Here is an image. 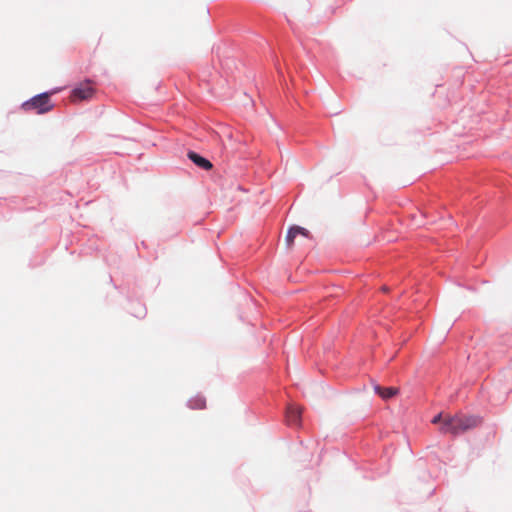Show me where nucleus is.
<instances>
[{"label":"nucleus","mask_w":512,"mask_h":512,"mask_svg":"<svg viewBox=\"0 0 512 512\" xmlns=\"http://www.w3.org/2000/svg\"><path fill=\"white\" fill-rule=\"evenodd\" d=\"M480 423L481 419L476 416L464 414L445 415L440 431L444 434L459 435L477 427Z\"/></svg>","instance_id":"f257e3e1"},{"label":"nucleus","mask_w":512,"mask_h":512,"mask_svg":"<svg viewBox=\"0 0 512 512\" xmlns=\"http://www.w3.org/2000/svg\"><path fill=\"white\" fill-rule=\"evenodd\" d=\"M53 108L50 101L49 93H42L34 96L30 100L22 104V109L26 112H36L37 114H43L49 112Z\"/></svg>","instance_id":"f03ea898"},{"label":"nucleus","mask_w":512,"mask_h":512,"mask_svg":"<svg viewBox=\"0 0 512 512\" xmlns=\"http://www.w3.org/2000/svg\"><path fill=\"white\" fill-rule=\"evenodd\" d=\"M95 89L90 80L80 83L72 92L70 99L72 102L89 100L93 97Z\"/></svg>","instance_id":"7ed1b4c3"},{"label":"nucleus","mask_w":512,"mask_h":512,"mask_svg":"<svg viewBox=\"0 0 512 512\" xmlns=\"http://www.w3.org/2000/svg\"><path fill=\"white\" fill-rule=\"evenodd\" d=\"M302 410L299 406L291 404L286 411V421L290 426H297L300 423Z\"/></svg>","instance_id":"20e7f679"},{"label":"nucleus","mask_w":512,"mask_h":512,"mask_svg":"<svg viewBox=\"0 0 512 512\" xmlns=\"http://www.w3.org/2000/svg\"><path fill=\"white\" fill-rule=\"evenodd\" d=\"M297 235H302L307 238L310 237V233L307 229L300 226H293L289 229L286 236V244L288 247H292L294 239Z\"/></svg>","instance_id":"39448f33"},{"label":"nucleus","mask_w":512,"mask_h":512,"mask_svg":"<svg viewBox=\"0 0 512 512\" xmlns=\"http://www.w3.org/2000/svg\"><path fill=\"white\" fill-rule=\"evenodd\" d=\"M188 157L194 164H196L198 167L204 170H210L213 166L209 160L205 159L204 157L198 155L193 151H190L188 153Z\"/></svg>","instance_id":"423d86ee"},{"label":"nucleus","mask_w":512,"mask_h":512,"mask_svg":"<svg viewBox=\"0 0 512 512\" xmlns=\"http://www.w3.org/2000/svg\"><path fill=\"white\" fill-rule=\"evenodd\" d=\"M374 391L384 400H388L398 394V389L395 387L383 388L379 385H375Z\"/></svg>","instance_id":"0eeeda50"},{"label":"nucleus","mask_w":512,"mask_h":512,"mask_svg":"<svg viewBox=\"0 0 512 512\" xmlns=\"http://www.w3.org/2000/svg\"><path fill=\"white\" fill-rule=\"evenodd\" d=\"M188 405L191 409H204L206 407V400L203 396L196 395L189 399Z\"/></svg>","instance_id":"6e6552de"},{"label":"nucleus","mask_w":512,"mask_h":512,"mask_svg":"<svg viewBox=\"0 0 512 512\" xmlns=\"http://www.w3.org/2000/svg\"><path fill=\"white\" fill-rule=\"evenodd\" d=\"M445 416H443L442 413H439L438 415H436L433 419H432V423L433 424H438V423H443V420H444Z\"/></svg>","instance_id":"1a4fd4ad"}]
</instances>
